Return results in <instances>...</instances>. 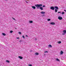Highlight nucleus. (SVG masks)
Returning <instances> with one entry per match:
<instances>
[{
    "label": "nucleus",
    "instance_id": "obj_15",
    "mask_svg": "<svg viewBox=\"0 0 66 66\" xmlns=\"http://www.w3.org/2000/svg\"><path fill=\"white\" fill-rule=\"evenodd\" d=\"M6 62L7 63H10V61H9L8 60H6Z\"/></svg>",
    "mask_w": 66,
    "mask_h": 66
},
{
    "label": "nucleus",
    "instance_id": "obj_30",
    "mask_svg": "<svg viewBox=\"0 0 66 66\" xmlns=\"http://www.w3.org/2000/svg\"><path fill=\"white\" fill-rule=\"evenodd\" d=\"M64 11L65 12H66V10H64Z\"/></svg>",
    "mask_w": 66,
    "mask_h": 66
},
{
    "label": "nucleus",
    "instance_id": "obj_23",
    "mask_svg": "<svg viewBox=\"0 0 66 66\" xmlns=\"http://www.w3.org/2000/svg\"><path fill=\"white\" fill-rule=\"evenodd\" d=\"M19 34H21V32H19Z\"/></svg>",
    "mask_w": 66,
    "mask_h": 66
},
{
    "label": "nucleus",
    "instance_id": "obj_12",
    "mask_svg": "<svg viewBox=\"0 0 66 66\" xmlns=\"http://www.w3.org/2000/svg\"><path fill=\"white\" fill-rule=\"evenodd\" d=\"M48 47H50V48H51L52 47V46H51V45H49L48 46Z\"/></svg>",
    "mask_w": 66,
    "mask_h": 66
},
{
    "label": "nucleus",
    "instance_id": "obj_5",
    "mask_svg": "<svg viewBox=\"0 0 66 66\" xmlns=\"http://www.w3.org/2000/svg\"><path fill=\"white\" fill-rule=\"evenodd\" d=\"M50 24L51 25H54L55 23L54 22H51L50 23Z\"/></svg>",
    "mask_w": 66,
    "mask_h": 66
},
{
    "label": "nucleus",
    "instance_id": "obj_32",
    "mask_svg": "<svg viewBox=\"0 0 66 66\" xmlns=\"http://www.w3.org/2000/svg\"><path fill=\"white\" fill-rule=\"evenodd\" d=\"M26 3H28V2H27V1H26Z\"/></svg>",
    "mask_w": 66,
    "mask_h": 66
},
{
    "label": "nucleus",
    "instance_id": "obj_10",
    "mask_svg": "<svg viewBox=\"0 0 66 66\" xmlns=\"http://www.w3.org/2000/svg\"><path fill=\"white\" fill-rule=\"evenodd\" d=\"M32 8H33V9H36V7H35L34 6H32Z\"/></svg>",
    "mask_w": 66,
    "mask_h": 66
},
{
    "label": "nucleus",
    "instance_id": "obj_19",
    "mask_svg": "<svg viewBox=\"0 0 66 66\" xmlns=\"http://www.w3.org/2000/svg\"><path fill=\"white\" fill-rule=\"evenodd\" d=\"M65 14V12H63L62 13V15H63V14Z\"/></svg>",
    "mask_w": 66,
    "mask_h": 66
},
{
    "label": "nucleus",
    "instance_id": "obj_27",
    "mask_svg": "<svg viewBox=\"0 0 66 66\" xmlns=\"http://www.w3.org/2000/svg\"><path fill=\"white\" fill-rule=\"evenodd\" d=\"M17 38V39H19V37H17V38Z\"/></svg>",
    "mask_w": 66,
    "mask_h": 66
},
{
    "label": "nucleus",
    "instance_id": "obj_25",
    "mask_svg": "<svg viewBox=\"0 0 66 66\" xmlns=\"http://www.w3.org/2000/svg\"><path fill=\"white\" fill-rule=\"evenodd\" d=\"M12 19H13V20H15V18H12Z\"/></svg>",
    "mask_w": 66,
    "mask_h": 66
},
{
    "label": "nucleus",
    "instance_id": "obj_28",
    "mask_svg": "<svg viewBox=\"0 0 66 66\" xmlns=\"http://www.w3.org/2000/svg\"><path fill=\"white\" fill-rule=\"evenodd\" d=\"M61 13V12H58V13Z\"/></svg>",
    "mask_w": 66,
    "mask_h": 66
},
{
    "label": "nucleus",
    "instance_id": "obj_29",
    "mask_svg": "<svg viewBox=\"0 0 66 66\" xmlns=\"http://www.w3.org/2000/svg\"><path fill=\"white\" fill-rule=\"evenodd\" d=\"M43 7H45V6L44 5L43 6Z\"/></svg>",
    "mask_w": 66,
    "mask_h": 66
},
{
    "label": "nucleus",
    "instance_id": "obj_11",
    "mask_svg": "<svg viewBox=\"0 0 66 66\" xmlns=\"http://www.w3.org/2000/svg\"><path fill=\"white\" fill-rule=\"evenodd\" d=\"M54 7L55 9H56V10H58L59 9V8L57 6H55Z\"/></svg>",
    "mask_w": 66,
    "mask_h": 66
},
{
    "label": "nucleus",
    "instance_id": "obj_16",
    "mask_svg": "<svg viewBox=\"0 0 66 66\" xmlns=\"http://www.w3.org/2000/svg\"><path fill=\"white\" fill-rule=\"evenodd\" d=\"M2 34L3 35H4V36H5L6 35V34L4 33H2Z\"/></svg>",
    "mask_w": 66,
    "mask_h": 66
},
{
    "label": "nucleus",
    "instance_id": "obj_7",
    "mask_svg": "<svg viewBox=\"0 0 66 66\" xmlns=\"http://www.w3.org/2000/svg\"><path fill=\"white\" fill-rule=\"evenodd\" d=\"M41 14H45V12L44 11H42L40 12Z\"/></svg>",
    "mask_w": 66,
    "mask_h": 66
},
{
    "label": "nucleus",
    "instance_id": "obj_31",
    "mask_svg": "<svg viewBox=\"0 0 66 66\" xmlns=\"http://www.w3.org/2000/svg\"><path fill=\"white\" fill-rule=\"evenodd\" d=\"M26 37H28V36H27V35H26Z\"/></svg>",
    "mask_w": 66,
    "mask_h": 66
},
{
    "label": "nucleus",
    "instance_id": "obj_33",
    "mask_svg": "<svg viewBox=\"0 0 66 66\" xmlns=\"http://www.w3.org/2000/svg\"><path fill=\"white\" fill-rule=\"evenodd\" d=\"M5 0V1H7V0Z\"/></svg>",
    "mask_w": 66,
    "mask_h": 66
},
{
    "label": "nucleus",
    "instance_id": "obj_21",
    "mask_svg": "<svg viewBox=\"0 0 66 66\" xmlns=\"http://www.w3.org/2000/svg\"><path fill=\"white\" fill-rule=\"evenodd\" d=\"M55 12H57V10L56 9H55Z\"/></svg>",
    "mask_w": 66,
    "mask_h": 66
},
{
    "label": "nucleus",
    "instance_id": "obj_4",
    "mask_svg": "<svg viewBox=\"0 0 66 66\" xmlns=\"http://www.w3.org/2000/svg\"><path fill=\"white\" fill-rule=\"evenodd\" d=\"M50 9L52 10H54V7L53 6H52L50 7Z\"/></svg>",
    "mask_w": 66,
    "mask_h": 66
},
{
    "label": "nucleus",
    "instance_id": "obj_18",
    "mask_svg": "<svg viewBox=\"0 0 66 66\" xmlns=\"http://www.w3.org/2000/svg\"><path fill=\"white\" fill-rule=\"evenodd\" d=\"M47 21H50L51 20V19H47Z\"/></svg>",
    "mask_w": 66,
    "mask_h": 66
},
{
    "label": "nucleus",
    "instance_id": "obj_24",
    "mask_svg": "<svg viewBox=\"0 0 66 66\" xmlns=\"http://www.w3.org/2000/svg\"><path fill=\"white\" fill-rule=\"evenodd\" d=\"M22 37L23 38H25V37H24V36H22Z\"/></svg>",
    "mask_w": 66,
    "mask_h": 66
},
{
    "label": "nucleus",
    "instance_id": "obj_14",
    "mask_svg": "<svg viewBox=\"0 0 66 66\" xmlns=\"http://www.w3.org/2000/svg\"><path fill=\"white\" fill-rule=\"evenodd\" d=\"M35 55H38L39 54L38 53H35Z\"/></svg>",
    "mask_w": 66,
    "mask_h": 66
},
{
    "label": "nucleus",
    "instance_id": "obj_6",
    "mask_svg": "<svg viewBox=\"0 0 66 66\" xmlns=\"http://www.w3.org/2000/svg\"><path fill=\"white\" fill-rule=\"evenodd\" d=\"M63 54V52L62 51H61L60 52V55H62Z\"/></svg>",
    "mask_w": 66,
    "mask_h": 66
},
{
    "label": "nucleus",
    "instance_id": "obj_22",
    "mask_svg": "<svg viewBox=\"0 0 66 66\" xmlns=\"http://www.w3.org/2000/svg\"><path fill=\"white\" fill-rule=\"evenodd\" d=\"M48 52L47 51H46L44 52V53H48Z\"/></svg>",
    "mask_w": 66,
    "mask_h": 66
},
{
    "label": "nucleus",
    "instance_id": "obj_20",
    "mask_svg": "<svg viewBox=\"0 0 66 66\" xmlns=\"http://www.w3.org/2000/svg\"><path fill=\"white\" fill-rule=\"evenodd\" d=\"M13 31L11 30L10 31V33H13Z\"/></svg>",
    "mask_w": 66,
    "mask_h": 66
},
{
    "label": "nucleus",
    "instance_id": "obj_26",
    "mask_svg": "<svg viewBox=\"0 0 66 66\" xmlns=\"http://www.w3.org/2000/svg\"><path fill=\"white\" fill-rule=\"evenodd\" d=\"M29 66H32V65H31V64H29Z\"/></svg>",
    "mask_w": 66,
    "mask_h": 66
},
{
    "label": "nucleus",
    "instance_id": "obj_3",
    "mask_svg": "<svg viewBox=\"0 0 66 66\" xmlns=\"http://www.w3.org/2000/svg\"><path fill=\"white\" fill-rule=\"evenodd\" d=\"M58 18L59 20H62V19H63V18L61 16L58 17Z\"/></svg>",
    "mask_w": 66,
    "mask_h": 66
},
{
    "label": "nucleus",
    "instance_id": "obj_1",
    "mask_svg": "<svg viewBox=\"0 0 66 66\" xmlns=\"http://www.w3.org/2000/svg\"><path fill=\"white\" fill-rule=\"evenodd\" d=\"M42 6H43V5H42V4H37L35 5V6L36 7H37V9H38V7H39V9H40V10H43V7H40Z\"/></svg>",
    "mask_w": 66,
    "mask_h": 66
},
{
    "label": "nucleus",
    "instance_id": "obj_13",
    "mask_svg": "<svg viewBox=\"0 0 66 66\" xmlns=\"http://www.w3.org/2000/svg\"><path fill=\"white\" fill-rule=\"evenodd\" d=\"M57 43L59 44H61V41H60L58 42Z\"/></svg>",
    "mask_w": 66,
    "mask_h": 66
},
{
    "label": "nucleus",
    "instance_id": "obj_8",
    "mask_svg": "<svg viewBox=\"0 0 66 66\" xmlns=\"http://www.w3.org/2000/svg\"><path fill=\"white\" fill-rule=\"evenodd\" d=\"M18 58L19 59H23V57H22L21 56H19Z\"/></svg>",
    "mask_w": 66,
    "mask_h": 66
},
{
    "label": "nucleus",
    "instance_id": "obj_17",
    "mask_svg": "<svg viewBox=\"0 0 66 66\" xmlns=\"http://www.w3.org/2000/svg\"><path fill=\"white\" fill-rule=\"evenodd\" d=\"M56 61H60V60L58 59H56Z\"/></svg>",
    "mask_w": 66,
    "mask_h": 66
},
{
    "label": "nucleus",
    "instance_id": "obj_9",
    "mask_svg": "<svg viewBox=\"0 0 66 66\" xmlns=\"http://www.w3.org/2000/svg\"><path fill=\"white\" fill-rule=\"evenodd\" d=\"M29 23H33V21H29Z\"/></svg>",
    "mask_w": 66,
    "mask_h": 66
},
{
    "label": "nucleus",
    "instance_id": "obj_2",
    "mask_svg": "<svg viewBox=\"0 0 66 66\" xmlns=\"http://www.w3.org/2000/svg\"><path fill=\"white\" fill-rule=\"evenodd\" d=\"M62 32H63L62 33V35H64L66 34V30H63Z\"/></svg>",
    "mask_w": 66,
    "mask_h": 66
},
{
    "label": "nucleus",
    "instance_id": "obj_34",
    "mask_svg": "<svg viewBox=\"0 0 66 66\" xmlns=\"http://www.w3.org/2000/svg\"><path fill=\"white\" fill-rule=\"evenodd\" d=\"M17 28H16V29Z\"/></svg>",
    "mask_w": 66,
    "mask_h": 66
}]
</instances>
